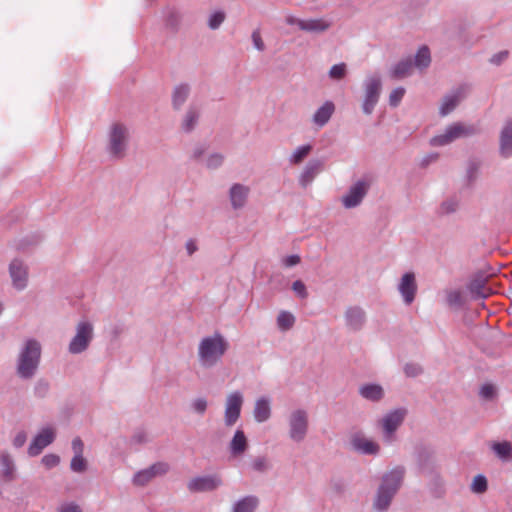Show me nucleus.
I'll use <instances>...</instances> for the list:
<instances>
[{
	"instance_id": "f257e3e1",
	"label": "nucleus",
	"mask_w": 512,
	"mask_h": 512,
	"mask_svg": "<svg viewBox=\"0 0 512 512\" xmlns=\"http://www.w3.org/2000/svg\"><path fill=\"white\" fill-rule=\"evenodd\" d=\"M406 469L402 465L386 471L375 492L372 508L376 512H387L391 503L403 485Z\"/></svg>"
},
{
	"instance_id": "f03ea898",
	"label": "nucleus",
	"mask_w": 512,
	"mask_h": 512,
	"mask_svg": "<svg viewBox=\"0 0 512 512\" xmlns=\"http://www.w3.org/2000/svg\"><path fill=\"white\" fill-rule=\"evenodd\" d=\"M229 349V342L224 336L215 332L212 336L204 337L198 346V359L203 368L216 366Z\"/></svg>"
},
{
	"instance_id": "7ed1b4c3",
	"label": "nucleus",
	"mask_w": 512,
	"mask_h": 512,
	"mask_svg": "<svg viewBox=\"0 0 512 512\" xmlns=\"http://www.w3.org/2000/svg\"><path fill=\"white\" fill-rule=\"evenodd\" d=\"M41 344L35 339L24 343L16 363V374L23 380L32 379L39 368L41 359Z\"/></svg>"
},
{
	"instance_id": "20e7f679",
	"label": "nucleus",
	"mask_w": 512,
	"mask_h": 512,
	"mask_svg": "<svg viewBox=\"0 0 512 512\" xmlns=\"http://www.w3.org/2000/svg\"><path fill=\"white\" fill-rule=\"evenodd\" d=\"M407 415V409L397 408L386 413L379 421L378 425L382 429L383 441L391 444L397 440L396 432L403 424Z\"/></svg>"
},
{
	"instance_id": "39448f33",
	"label": "nucleus",
	"mask_w": 512,
	"mask_h": 512,
	"mask_svg": "<svg viewBox=\"0 0 512 512\" xmlns=\"http://www.w3.org/2000/svg\"><path fill=\"white\" fill-rule=\"evenodd\" d=\"M289 437L296 443L302 442L309 428V417L307 411L297 409L291 412L288 418Z\"/></svg>"
},
{
	"instance_id": "423d86ee",
	"label": "nucleus",
	"mask_w": 512,
	"mask_h": 512,
	"mask_svg": "<svg viewBox=\"0 0 512 512\" xmlns=\"http://www.w3.org/2000/svg\"><path fill=\"white\" fill-rule=\"evenodd\" d=\"M93 339V325L88 321H82L77 324L76 334L69 344V352L80 354L84 352Z\"/></svg>"
},
{
	"instance_id": "0eeeda50",
	"label": "nucleus",
	"mask_w": 512,
	"mask_h": 512,
	"mask_svg": "<svg viewBox=\"0 0 512 512\" xmlns=\"http://www.w3.org/2000/svg\"><path fill=\"white\" fill-rule=\"evenodd\" d=\"M128 130H110L107 150L114 159H122L126 155L129 143Z\"/></svg>"
},
{
	"instance_id": "6e6552de",
	"label": "nucleus",
	"mask_w": 512,
	"mask_h": 512,
	"mask_svg": "<svg viewBox=\"0 0 512 512\" xmlns=\"http://www.w3.org/2000/svg\"><path fill=\"white\" fill-rule=\"evenodd\" d=\"M371 182L368 179H360L354 183L348 192L342 197V204L346 209L359 206L367 195Z\"/></svg>"
},
{
	"instance_id": "1a4fd4ad",
	"label": "nucleus",
	"mask_w": 512,
	"mask_h": 512,
	"mask_svg": "<svg viewBox=\"0 0 512 512\" xmlns=\"http://www.w3.org/2000/svg\"><path fill=\"white\" fill-rule=\"evenodd\" d=\"M243 401V395L239 391H234L227 396L224 412V422L227 427H232L240 418Z\"/></svg>"
},
{
	"instance_id": "9d476101",
	"label": "nucleus",
	"mask_w": 512,
	"mask_h": 512,
	"mask_svg": "<svg viewBox=\"0 0 512 512\" xmlns=\"http://www.w3.org/2000/svg\"><path fill=\"white\" fill-rule=\"evenodd\" d=\"M170 470V465L167 462H156L146 469L138 471L133 477V484L135 486L143 487L152 481L155 477L163 476Z\"/></svg>"
},
{
	"instance_id": "9b49d317",
	"label": "nucleus",
	"mask_w": 512,
	"mask_h": 512,
	"mask_svg": "<svg viewBox=\"0 0 512 512\" xmlns=\"http://www.w3.org/2000/svg\"><path fill=\"white\" fill-rule=\"evenodd\" d=\"M9 275L16 290H24L28 285V266L19 258L13 259L9 264Z\"/></svg>"
},
{
	"instance_id": "f8f14e48",
	"label": "nucleus",
	"mask_w": 512,
	"mask_h": 512,
	"mask_svg": "<svg viewBox=\"0 0 512 512\" xmlns=\"http://www.w3.org/2000/svg\"><path fill=\"white\" fill-rule=\"evenodd\" d=\"M350 445L354 451L363 455L376 456L380 452V445L366 438L362 431H357L350 435Z\"/></svg>"
},
{
	"instance_id": "ddd939ff",
	"label": "nucleus",
	"mask_w": 512,
	"mask_h": 512,
	"mask_svg": "<svg viewBox=\"0 0 512 512\" xmlns=\"http://www.w3.org/2000/svg\"><path fill=\"white\" fill-rule=\"evenodd\" d=\"M222 485V479L217 474L205 475L192 478L188 484L187 488L190 492H210L216 490L218 487Z\"/></svg>"
},
{
	"instance_id": "4468645a",
	"label": "nucleus",
	"mask_w": 512,
	"mask_h": 512,
	"mask_svg": "<svg viewBox=\"0 0 512 512\" xmlns=\"http://www.w3.org/2000/svg\"><path fill=\"white\" fill-rule=\"evenodd\" d=\"M381 91V81L378 77H371L365 85V98L362 104L363 112L371 114L378 102Z\"/></svg>"
},
{
	"instance_id": "2eb2a0df",
	"label": "nucleus",
	"mask_w": 512,
	"mask_h": 512,
	"mask_svg": "<svg viewBox=\"0 0 512 512\" xmlns=\"http://www.w3.org/2000/svg\"><path fill=\"white\" fill-rule=\"evenodd\" d=\"M366 312L360 306H349L345 309L344 320L349 331L358 332L366 323Z\"/></svg>"
},
{
	"instance_id": "dca6fc26",
	"label": "nucleus",
	"mask_w": 512,
	"mask_h": 512,
	"mask_svg": "<svg viewBox=\"0 0 512 512\" xmlns=\"http://www.w3.org/2000/svg\"><path fill=\"white\" fill-rule=\"evenodd\" d=\"M286 21L290 25H297L306 32H323L330 27V23L322 18L302 20L289 16Z\"/></svg>"
},
{
	"instance_id": "f3484780",
	"label": "nucleus",
	"mask_w": 512,
	"mask_h": 512,
	"mask_svg": "<svg viewBox=\"0 0 512 512\" xmlns=\"http://www.w3.org/2000/svg\"><path fill=\"white\" fill-rule=\"evenodd\" d=\"M54 439L55 433L51 428L43 429L30 443L28 447V454L31 457L39 455L45 447L54 441Z\"/></svg>"
},
{
	"instance_id": "a211bd4d",
	"label": "nucleus",
	"mask_w": 512,
	"mask_h": 512,
	"mask_svg": "<svg viewBox=\"0 0 512 512\" xmlns=\"http://www.w3.org/2000/svg\"><path fill=\"white\" fill-rule=\"evenodd\" d=\"M398 290L407 305H410L414 301L417 293V284L413 272H407L401 277Z\"/></svg>"
},
{
	"instance_id": "6ab92c4d",
	"label": "nucleus",
	"mask_w": 512,
	"mask_h": 512,
	"mask_svg": "<svg viewBox=\"0 0 512 512\" xmlns=\"http://www.w3.org/2000/svg\"><path fill=\"white\" fill-rule=\"evenodd\" d=\"M359 395L372 403H379L385 397V390L380 384L365 383L358 388Z\"/></svg>"
},
{
	"instance_id": "aec40b11",
	"label": "nucleus",
	"mask_w": 512,
	"mask_h": 512,
	"mask_svg": "<svg viewBox=\"0 0 512 512\" xmlns=\"http://www.w3.org/2000/svg\"><path fill=\"white\" fill-rule=\"evenodd\" d=\"M250 189L240 183L233 184L229 190V198L233 209L238 210L245 206Z\"/></svg>"
},
{
	"instance_id": "412c9836",
	"label": "nucleus",
	"mask_w": 512,
	"mask_h": 512,
	"mask_svg": "<svg viewBox=\"0 0 512 512\" xmlns=\"http://www.w3.org/2000/svg\"><path fill=\"white\" fill-rule=\"evenodd\" d=\"M473 130H446L444 134L435 136L430 139V145L432 146H445L453 141L466 138L472 135Z\"/></svg>"
},
{
	"instance_id": "4be33fe9",
	"label": "nucleus",
	"mask_w": 512,
	"mask_h": 512,
	"mask_svg": "<svg viewBox=\"0 0 512 512\" xmlns=\"http://www.w3.org/2000/svg\"><path fill=\"white\" fill-rule=\"evenodd\" d=\"M323 169V161L319 159L310 160L303 172L300 175L299 183L303 188H306L315 177L322 171Z\"/></svg>"
},
{
	"instance_id": "5701e85b",
	"label": "nucleus",
	"mask_w": 512,
	"mask_h": 512,
	"mask_svg": "<svg viewBox=\"0 0 512 512\" xmlns=\"http://www.w3.org/2000/svg\"><path fill=\"white\" fill-rule=\"evenodd\" d=\"M466 88L459 87L451 94L444 97L443 102L440 106V114L442 116L448 115L451 111L455 109V107L459 104V102L465 97Z\"/></svg>"
},
{
	"instance_id": "b1692460",
	"label": "nucleus",
	"mask_w": 512,
	"mask_h": 512,
	"mask_svg": "<svg viewBox=\"0 0 512 512\" xmlns=\"http://www.w3.org/2000/svg\"><path fill=\"white\" fill-rule=\"evenodd\" d=\"M486 282V278L481 275L470 281L468 289L475 299H484L491 294V289L487 287Z\"/></svg>"
},
{
	"instance_id": "393cba45",
	"label": "nucleus",
	"mask_w": 512,
	"mask_h": 512,
	"mask_svg": "<svg viewBox=\"0 0 512 512\" xmlns=\"http://www.w3.org/2000/svg\"><path fill=\"white\" fill-rule=\"evenodd\" d=\"M248 448V440L243 430H236L230 442L229 449L233 456L237 457L245 453Z\"/></svg>"
},
{
	"instance_id": "a878e982",
	"label": "nucleus",
	"mask_w": 512,
	"mask_h": 512,
	"mask_svg": "<svg viewBox=\"0 0 512 512\" xmlns=\"http://www.w3.org/2000/svg\"><path fill=\"white\" fill-rule=\"evenodd\" d=\"M259 503L257 496L247 495L233 504L231 512H255Z\"/></svg>"
},
{
	"instance_id": "bb28decb",
	"label": "nucleus",
	"mask_w": 512,
	"mask_h": 512,
	"mask_svg": "<svg viewBox=\"0 0 512 512\" xmlns=\"http://www.w3.org/2000/svg\"><path fill=\"white\" fill-rule=\"evenodd\" d=\"M253 415L255 420L259 423L265 422L270 418L271 407L268 398L261 397L256 400Z\"/></svg>"
},
{
	"instance_id": "cd10ccee",
	"label": "nucleus",
	"mask_w": 512,
	"mask_h": 512,
	"mask_svg": "<svg viewBox=\"0 0 512 512\" xmlns=\"http://www.w3.org/2000/svg\"><path fill=\"white\" fill-rule=\"evenodd\" d=\"M1 476L6 482H11L15 479V463L13 458L8 453L0 455Z\"/></svg>"
},
{
	"instance_id": "c85d7f7f",
	"label": "nucleus",
	"mask_w": 512,
	"mask_h": 512,
	"mask_svg": "<svg viewBox=\"0 0 512 512\" xmlns=\"http://www.w3.org/2000/svg\"><path fill=\"white\" fill-rule=\"evenodd\" d=\"M499 155L503 159L512 157V130H501L499 135Z\"/></svg>"
},
{
	"instance_id": "c756f323",
	"label": "nucleus",
	"mask_w": 512,
	"mask_h": 512,
	"mask_svg": "<svg viewBox=\"0 0 512 512\" xmlns=\"http://www.w3.org/2000/svg\"><path fill=\"white\" fill-rule=\"evenodd\" d=\"M413 65L410 59L399 61L390 71L393 79H402L411 74Z\"/></svg>"
},
{
	"instance_id": "7c9ffc66",
	"label": "nucleus",
	"mask_w": 512,
	"mask_h": 512,
	"mask_svg": "<svg viewBox=\"0 0 512 512\" xmlns=\"http://www.w3.org/2000/svg\"><path fill=\"white\" fill-rule=\"evenodd\" d=\"M190 94V87L187 84L176 86L172 93V104L174 108L179 109L187 100Z\"/></svg>"
},
{
	"instance_id": "2f4dec72",
	"label": "nucleus",
	"mask_w": 512,
	"mask_h": 512,
	"mask_svg": "<svg viewBox=\"0 0 512 512\" xmlns=\"http://www.w3.org/2000/svg\"><path fill=\"white\" fill-rule=\"evenodd\" d=\"M334 112V104L332 102L324 103L314 114V122L319 125H325Z\"/></svg>"
},
{
	"instance_id": "473e14b6",
	"label": "nucleus",
	"mask_w": 512,
	"mask_h": 512,
	"mask_svg": "<svg viewBox=\"0 0 512 512\" xmlns=\"http://www.w3.org/2000/svg\"><path fill=\"white\" fill-rule=\"evenodd\" d=\"M481 164V161L475 158L468 160L466 167V179L469 185H472L477 180Z\"/></svg>"
},
{
	"instance_id": "72a5a7b5",
	"label": "nucleus",
	"mask_w": 512,
	"mask_h": 512,
	"mask_svg": "<svg viewBox=\"0 0 512 512\" xmlns=\"http://www.w3.org/2000/svg\"><path fill=\"white\" fill-rule=\"evenodd\" d=\"M446 302L450 307L461 308L465 299L460 290H448L446 291Z\"/></svg>"
},
{
	"instance_id": "f704fd0d",
	"label": "nucleus",
	"mask_w": 512,
	"mask_h": 512,
	"mask_svg": "<svg viewBox=\"0 0 512 512\" xmlns=\"http://www.w3.org/2000/svg\"><path fill=\"white\" fill-rule=\"evenodd\" d=\"M295 323L293 314L287 311H281L277 317V325L282 331L290 330Z\"/></svg>"
},
{
	"instance_id": "c9c22d12",
	"label": "nucleus",
	"mask_w": 512,
	"mask_h": 512,
	"mask_svg": "<svg viewBox=\"0 0 512 512\" xmlns=\"http://www.w3.org/2000/svg\"><path fill=\"white\" fill-rule=\"evenodd\" d=\"M493 451L503 460H507L512 453V446L509 442H496L492 445Z\"/></svg>"
},
{
	"instance_id": "e433bc0d",
	"label": "nucleus",
	"mask_w": 512,
	"mask_h": 512,
	"mask_svg": "<svg viewBox=\"0 0 512 512\" xmlns=\"http://www.w3.org/2000/svg\"><path fill=\"white\" fill-rule=\"evenodd\" d=\"M430 62H431V57H430V51H429L428 47H426V46L421 47L416 54L415 65L418 68L422 69V68L428 67Z\"/></svg>"
},
{
	"instance_id": "4c0bfd02",
	"label": "nucleus",
	"mask_w": 512,
	"mask_h": 512,
	"mask_svg": "<svg viewBox=\"0 0 512 512\" xmlns=\"http://www.w3.org/2000/svg\"><path fill=\"white\" fill-rule=\"evenodd\" d=\"M459 208V200L456 197H450L440 204V213L442 215H449L455 213Z\"/></svg>"
},
{
	"instance_id": "58836bf2",
	"label": "nucleus",
	"mask_w": 512,
	"mask_h": 512,
	"mask_svg": "<svg viewBox=\"0 0 512 512\" xmlns=\"http://www.w3.org/2000/svg\"><path fill=\"white\" fill-rule=\"evenodd\" d=\"M312 146L310 144L298 147L292 154L290 161L293 164L301 163L311 152Z\"/></svg>"
},
{
	"instance_id": "ea45409f",
	"label": "nucleus",
	"mask_w": 512,
	"mask_h": 512,
	"mask_svg": "<svg viewBox=\"0 0 512 512\" xmlns=\"http://www.w3.org/2000/svg\"><path fill=\"white\" fill-rule=\"evenodd\" d=\"M87 460L83 457V455H74L70 462V468L73 472L83 473L87 470Z\"/></svg>"
},
{
	"instance_id": "a19ab883",
	"label": "nucleus",
	"mask_w": 512,
	"mask_h": 512,
	"mask_svg": "<svg viewBox=\"0 0 512 512\" xmlns=\"http://www.w3.org/2000/svg\"><path fill=\"white\" fill-rule=\"evenodd\" d=\"M487 488H488V482H487V479L485 476L479 474L474 477L472 484H471V490L474 493H478V494L484 493V492H486Z\"/></svg>"
},
{
	"instance_id": "79ce46f5",
	"label": "nucleus",
	"mask_w": 512,
	"mask_h": 512,
	"mask_svg": "<svg viewBox=\"0 0 512 512\" xmlns=\"http://www.w3.org/2000/svg\"><path fill=\"white\" fill-rule=\"evenodd\" d=\"M330 490L336 496H342L346 491V482L341 478H333L329 483Z\"/></svg>"
},
{
	"instance_id": "37998d69",
	"label": "nucleus",
	"mask_w": 512,
	"mask_h": 512,
	"mask_svg": "<svg viewBox=\"0 0 512 512\" xmlns=\"http://www.w3.org/2000/svg\"><path fill=\"white\" fill-rule=\"evenodd\" d=\"M50 385L45 379H38L34 386V395L38 398H45L49 392Z\"/></svg>"
},
{
	"instance_id": "c03bdc74",
	"label": "nucleus",
	"mask_w": 512,
	"mask_h": 512,
	"mask_svg": "<svg viewBox=\"0 0 512 512\" xmlns=\"http://www.w3.org/2000/svg\"><path fill=\"white\" fill-rule=\"evenodd\" d=\"M404 373L407 377H417L423 373V368L418 363H406Z\"/></svg>"
},
{
	"instance_id": "a18cd8bd",
	"label": "nucleus",
	"mask_w": 512,
	"mask_h": 512,
	"mask_svg": "<svg viewBox=\"0 0 512 512\" xmlns=\"http://www.w3.org/2000/svg\"><path fill=\"white\" fill-rule=\"evenodd\" d=\"M346 75V65L344 63L333 65L329 71L332 79L340 80Z\"/></svg>"
},
{
	"instance_id": "49530a36",
	"label": "nucleus",
	"mask_w": 512,
	"mask_h": 512,
	"mask_svg": "<svg viewBox=\"0 0 512 512\" xmlns=\"http://www.w3.org/2000/svg\"><path fill=\"white\" fill-rule=\"evenodd\" d=\"M405 94V89L402 87H398L394 89L389 96V104L393 107H396L401 102L403 96Z\"/></svg>"
},
{
	"instance_id": "de8ad7c7",
	"label": "nucleus",
	"mask_w": 512,
	"mask_h": 512,
	"mask_svg": "<svg viewBox=\"0 0 512 512\" xmlns=\"http://www.w3.org/2000/svg\"><path fill=\"white\" fill-rule=\"evenodd\" d=\"M251 466H252V469L257 472H265L269 468L268 461H267L266 457H263V456H259V457H256L255 459H253Z\"/></svg>"
},
{
	"instance_id": "09e8293b",
	"label": "nucleus",
	"mask_w": 512,
	"mask_h": 512,
	"mask_svg": "<svg viewBox=\"0 0 512 512\" xmlns=\"http://www.w3.org/2000/svg\"><path fill=\"white\" fill-rule=\"evenodd\" d=\"M292 290L296 293V295L301 299H306L308 297V291L306 285L301 280H296L292 283Z\"/></svg>"
},
{
	"instance_id": "8fccbe9b",
	"label": "nucleus",
	"mask_w": 512,
	"mask_h": 512,
	"mask_svg": "<svg viewBox=\"0 0 512 512\" xmlns=\"http://www.w3.org/2000/svg\"><path fill=\"white\" fill-rule=\"evenodd\" d=\"M198 118H199V112L194 108H190L187 111L186 116H185V120H184L185 126L187 128H190V127L196 125Z\"/></svg>"
},
{
	"instance_id": "3c124183",
	"label": "nucleus",
	"mask_w": 512,
	"mask_h": 512,
	"mask_svg": "<svg viewBox=\"0 0 512 512\" xmlns=\"http://www.w3.org/2000/svg\"><path fill=\"white\" fill-rule=\"evenodd\" d=\"M41 462L47 469H51L60 463V457L56 454H47L42 457Z\"/></svg>"
},
{
	"instance_id": "603ef678",
	"label": "nucleus",
	"mask_w": 512,
	"mask_h": 512,
	"mask_svg": "<svg viewBox=\"0 0 512 512\" xmlns=\"http://www.w3.org/2000/svg\"><path fill=\"white\" fill-rule=\"evenodd\" d=\"M223 160V155L218 153L212 154L207 160V167L209 169H216L222 165Z\"/></svg>"
},
{
	"instance_id": "864d4df0",
	"label": "nucleus",
	"mask_w": 512,
	"mask_h": 512,
	"mask_svg": "<svg viewBox=\"0 0 512 512\" xmlns=\"http://www.w3.org/2000/svg\"><path fill=\"white\" fill-rule=\"evenodd\" d=\"M224 19H225V14L223 12H215L214 14L211 15V17L209 19V27L211 29L218 28L222 24Z\"/></svg>"
},
{
	"instance_id": "5fc2aeb1",
	"label": "nucleus",
	"mask_w": 512,
	"mask_h": 512,
	"mask_svg": "<svg viewBox=\"0 0 512 512\" xmlns=\"http://www.w3.org/2000/svg\"><path fill=\"white\" fill-rule=\"evenodd\" d=\"M495 393V387L492 384H484L480 390V395L485 400H492Z\"/></svg>"
},
{
	"instance_id": "6e6d98bb",
	"label": "nucleus",
	"mask_w": 512,
	"mask_h": 512,
	"mask_svg": "<svg viewBox=\"0 0 512 512\" xmlns=\"http://www.w3.org/2000/svg\"><path fill=\"white\" fill-rule=\"evenodd\" d=\"M207 405V401L204 398H197L192 402L193 410L200 415L205 413Z\"/></svg>"
},
{
	"instance_id": "4d7b16f0",
	"label": "nucleus",
	"mask_w": 512,
	"mask_h": 512,
	"mask_svg": "<svg viewBox=\"0 0 512 512\" xmlns=\"http://www.w3.org/2000/svg\"><path fill=\"white\" fill-rule=\"evenodd\" d=\"M72 450L74 452V455H83L84 443L80 437H75L72 440Z\"/></svg>"
},
{
	"instance_id": "13d9d810",
	"label": "nucleus",
	"mask_w": 512,
	"mask_h": 512,
	"mask_svg": "<svg viewBox=\"0 0 512 512\" xmlns=\"http://www.w3.org/2000/svg\"><path fill=\"white\" fill-rule=\"evenodd\" d=\"M27 440V434L24 431H20L13 439V445L15 448H21Z\"/></svg>"
},
{
	"instance_id": "bf43d9fd",
	"label": "nucleus",
	"mask_w": 512,
	"mask_h": 512,
	"mask_svg": "<svg viewBox=\"0 0 512 512\" xmlns=\"http://www.w3.org/2000/svg\"><path fill=\"white\" fill-rule=\"evenodd\" d=\"M301 261V258L299 255H290L285 258H283L282 262L285 267H293L297 264H299Z\"/></svg>"
},
{
	"instance_id": "052dcab7",
	"label": "nucleus",
	"mask_w": 512,
	"mask_h": 512,
	"mask_svg": "<svg viewBox=\"0 0 512 512\" xmlns=\"http://www.w3.org/2000/svg\"><path fill=\"white\" fill-rule=\"evenodd\" d=\"M252 40H253L254 46L257 50L262 51L264 49V42L261 38V34H260L259 30H255L252 33Z\"/></svg>"
},
{
	"instance_id": "680f3d73",
	"label": "nucleus",
	"mask_w": 512,
	"mask_h": 512,
	"mask_svg": "<svg viewBox=\"0 0 512 512\" xmlns=\"http://www.w3.org/2000/svg\"><path fill=\"white\" fill-rule=\"evenodd\" d=\"M131 442L135 444H143L147 442V435L144 431H136L132 437Z\"/></svg>"
},
{
	"instance_id": "e2e57ef3",
	"label": "nucleus",
	"mask_w": 512,
	"mask_h": 512,
	"mask_svg": "<svg viewBox=\"0 0 512 512\" xmlns=\"http://www.w3.org/2000/svg\"><path fill=\"white\" fill-rule=\"evenodd\" d=\"M508 57V51H501L491 58V62L493 64L499 65L501 62H503Z\"/></svg>"
},
{
	"instance_id": "0e129e2a",
	"label": "nucleus",
	"mask_w": 512,
	"mask_h": 512,
	"mask_svg": "<svg viewBox=\"0 0 512 512\" xmlns=\"http://www.w3.org/2000/svg\"><path fill=\"white\" fill-rule=\"evenodd\" d=\"M198 247L193 239H190L186 242V250L188 255H192L197 251Z\"/></svg>"
},
{
	"instance_id": "69168bd1",
	"label": "nucleus",
	"mask_w": 512,
	"mask_h": 512,
	"mask_svg": "<svg viewBox=\"0 0 512 512\" xmlns=\"http://www.w3.org/2000/svg\"><path fill=\"white\" fill-rule=\"evenodd\" d=\"M60 512H82L79 505L70 503L63 507Z\"/></svg>"
},
{
	"instance_id": "338daca9",
	"label": "nucleus",
	"mask_w": 512,
	"mask_h": 512,
	"mask_svg": "<svg viewBox=\"0 0 512 512\" xmlns=\"http://www.w3.org/2000/svg\"><path fill=\"white\" fill-rule=\"evenodd\" d=\"M438 158V154L437 153H432L428 156H426L423 160H422V167H426L427 165H429L431 162H434L436 161Z\"/></svg>"
},
{
	"instance_id": "774afa93",
	"label": "nucleus",
	"mask_w": 512,
	"mask_h": 512,
	"mask_svg": "<svg viewBox=\"0 0 512 512\" xmlns=\"http://www.w3.org/2000/svg\"><path fill=\"white\" fill-rule=\"evenodd\" d=\"M202 153H203V150H198L197 149V150L194 151V157L198 158V157H200L202 155Z\"/></svg>"
}]
</instances>
